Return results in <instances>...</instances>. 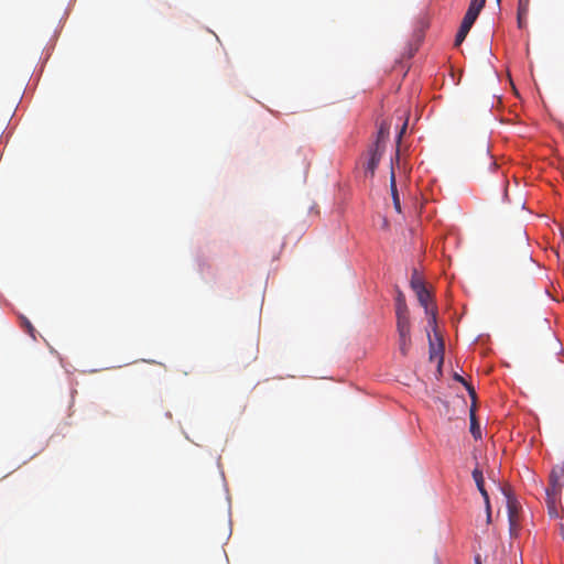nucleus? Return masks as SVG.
I'll use <instances>...</instances> for the list:
<instances>
[{
    "instance_id": "f257e3e1",
    "label": "nucleus",
    "mask_w": 564,
    "mask_h": 564,
    "mask_svg": "<svg viewBox=\"0 0 564 564\" xmlns=\"http://www.w3.org/2000/svg\"><path fill=\"white\" fill-rule=\"evenodd\" d=\"M410 135L411 132L408 133V111L403 109L398 110L388 121L380 123L376 141H384L391 138L394 141H402L404 137Z\"/></svg>"
},
{
    "instance_id": "f03ea898",
    "label": "nucleus",
    "mask_w": 564,
    "mask_h": 564,
    "mask_svg": "<svg viewBox=\"0 0 564 564\" xmlns=\"http://www.w3.org/2000/svg\"><path fill=\"white\" fill-rule=\"evenodd\" d=\"M399 351L406 357L412 346L410 317L397 318Z\"/></svg>"
},
{
    "instance_id": "7ed1b4c3",
    "label": "nucleus",
    "mask_w": 564,
    "mask_h": 564,
    "mask_svg": "<svg viewBox=\"0 0 564 564\" xmlns=\"http://www.w3.org/2000/svg\"><path fill=\"white\" fill-rule=\"evenodd\" d=\"M401 144L402 143H397V145H395L394 156L391 159V173H390V191H391L394 209L398 213H401V203H400V197H399V193H398V188H397L393 164H394V161L397 163L400 162Z\"/></svg>"
},
{
    "instance_id": "20e7f679",
    "label": "nucleus",
    "mask_w": 564,
    "mask_h": 564,
    "mask_svg": "<svg viewBox=\"0 0 564 564\" xmlns=\"http://www.w3.org/2000/svg\"><path fill=\"white\" fill-rule=\"evenodd\" d=\"M383 152L384 148L382 143H375L368 151L370 158L366 166V173H369L371 177L375 175V171L382 158Z\"/></svg>"
},
{
    "instance_id": "39448f33",
    "label": "nucleus",
    "mask_w": 564,
    "mask_h": 564,
    "mask_svg": "<svg viewBox=\"0 0 564 564\" xmlns=\"http://www.w3.org/2000/svg\"><path fill=\"white\" fill-rule=\"evenodd\" d=\"M519 503L518 501L507 496V508H508V517H509V523H510V530L513 531L519 525V518H518V511H519Z\"/></svg>"
},
{
    "instance_id": "423d86ee",
    "label": "nucleus",
    "mask_w": 564,
    "mask_h": 564,
    "mask_svg": "<svg viewBox=\"0 0 564 564\" xmlns=\"http://www.w3.org/2000/svg\"><path fill=\"white\" fill-rule=\"evenodd\" d=\"M395 317H410L409 308L405 302V296L401 291H398L395 296Z\"/></svg>"
},
{
    "instance_id": "0eeeda50",
    "label": "nucleus",
    "mask_w": 564,
    "mask_h": 564,
    "mask_svg": "<svg viewBox=\"0 0 564 564\" xmlns=\"http://www.w3.org/2000/svg\"><path fill=\"white\" fill-rule=\"evenodd\" d=\"M564 477V467L553 468L550 474V484L552 487V494H556L561 490V478Z\"/></svg>"
},
{
    "instance_id": "6e6552de",
    "label": "nucleus",
    "mask_w": 564,
    "mask_h": 564,
    "mask_svg": "<svg viewBox=\"0 0 564 564\" xmlns=\"http://www.w3.org/2000/svg\"><path fill=\"white\" fill-rule=\"evenodd\" d=\"M473 478H474L476 486H477L479 492L481 494L482 498L487 499L488 492L485 488V480H484L482 471L479 468H475L473 470Z\"/></svg>"
},
{
    "instance_id": "1a4fd4ad",
    "label": "nucleus",
    "mask_w": 564,
    "mask_h": 564,
    "mask_svg": "<svg viewBox=\"0 0 564 564\" xmlns=\"http://www.w3.org/2000/svg\"><path fill=\"white\" fill-rule=\"evenodd\" d=\"M419 303L425 308V313H430L429 304L431 302V294L426 289L415 292Z\"/></svg>"
},
{
    "instance_id": "9d476101",
    "label": "nucleus",
    "mask_w": 564,
    "mask_h": 564,
    "mask_svg": "<svg viewBox=\"0 0 564 564\" xmlns=\"http://www.w3.org/2000/svg\"><path fill=\"white\" fill-rule=\"evenodd\" d=\"M430 359H438V366L443 364V343L440 341L438 347H435L434 344L430 340Z\"/></svg>"
},
{
    "instance_id": "9b49d317",
    "label": "nucleus",
    "mask_w": 564,
    "mask_h": 564,
    "mask_svg": "<svg viewBox=\"0 0 564 564\" xmlns=\"http://www.w3.org/2000/svg\"><path fill=\"white\" fill-rule=\"evenodd\" d=\"M470 433L476 440L481 437L480 426L476 420V415L473 409L470 410Z\"/></svg>"
},
{
    "instance_id": "f8f14e48",
    "label": "nucleus",
    "mask_w": 564,
    "mask_h": 564,
    "mask_svg": "<svg viewBox=\"0 0 564 564\" xmlns=\"http://www.w3.org/2000/svg\"><path fill=\"white\" fill-rule=\"evenodd\" d=\"M411 288L414 292L426 289L423 281L417 275L416 271H414L411 279Z\"/></svg>"
},
{
    "instance_id": "ddd939ff",
    "label": "nucleus",
    "mask_w": 564,
    "mask_h": 564,
    "mask_svg": "<svg viewBox=\"0 0 564 564\" xmlns=\"http://www.w3.org/2000/svg\"><path fill=\"white\" fill-rule=\"evenodd\" d=\"M21 326L25 329V332L33 338L35 339V328L33 327V325L31 324V322L24 317V316H21Z\"/></svg>"
},
{
    "instance_id": "4468645a",
    "label": "nucleus",
    "mask_w": 564,
    "mask_h": 564,
    "mask_svg": "<svg viewBox=\"0 0 564 564\" xmlns=\"http://www.w3.org/2000/svg\"><path fill=\"white\" fill-rule=\"evenodd\" d=\"M485 3L486 0H471L467 10L479 15L480 11L485 7Z\"/></svg>"
},
{
    "instance_id": "2eb2a0df",
    "label": "nucleus",
    "mask_w": 564,
    "mask_h": 564,
    "mask_svg": "<svg viewBox=\"0 0 564 564\" xmlns=\"http://www.w3.org/2000/svg\"><path fill=\"white\" fill-rule=\"evenodd\" d=\"M468 32H469V30L464 29L463 26H459L458 32L455 36V46H459L464 42Z\"/></svg>"
},
{
    "instance_id": "dca6fc26",
    "label": "nucleus",
    "mask_w": 564,
    "mask_h": 564,
    "mask_svg": "<svg viewBox=\"0 0 564 564\" xmlns=\"http://www.w3.org/2000/svg\"><path fill=\"white\" fill-rule=\"evenodd\" d=\"M454 378H455V380H457V381H459V382H462L463 384H465V386H466V388H467V390H468V393L470 394V397H471L473 399H475V398H476V392H475L474 388H473L471 386H469V384L464 380V378H463V377H460L459 375H455V377H454Z\"/></svg>"
},
{
    "instance_id": "f3484780",
    "label": "nucleus",
    "mask_w": 564,
    "mask_h": 564,
    "mask_svg": "<svg viewBox=\"0 0 564 564\" xmlns=\"http://www.w3.org/2000/svg\"><path fill=\"white\" fill-rule=\"evenodd\" d=\"M475 23V21L470 18H467L466 15H464L463 18V21L460 23V26H463L464 29H467L470 31L473 24Z\"/></svg>"
},
{
    "instance_id": "a211bd4d",
    "label": "nucleus",
    "mask_w": 564,
    "mask_h": 564,
    "mask_svg": "<svg viewBox=\"0 0 564 564\" xmlns=\"http://www.w3.org/2000/svg\"><path fill=\"white\" fill-rule=\"evenodd\" d=\"M530 0H519L518 8L520 12H529Z\"/></svg>"
},
{
    "instance_id": "6ab92c4d",
    "label": "nucleus",
    "mask_w": 564,
    "mask_h": 564,
    "mask_svg": "<svg viewBox=\"0 0 564 564\" xmlns=\"http://www.w3.org/2000/svg\"><path fill=\"white\" fill-rule=\"evenodd\" d=\"M528 12H520V8H518V24L519 28H523L524 25V19L527 17Z\"/></svg>"
},
{
    "instance_id": "aec40b11",
    "label": "nucleus",
    "mask_w": 564,
    "mask_h": 564,
    "mask_svg": "<svg viewBox=\"0 0 564 564\" xmlns=\"http://www.w3.org/2000/svg\"><path fill=\"white\" fill-rule=\"evenodd\" d=\"M465 15H466L467 18L473 19L474 21H476V20H477V18H478V14H476L475 12L468 11V10H467V12L465 13Z\"/></svg>"
},
{
    "instance_id": "412c9836",
    "label": "nucleus",
    "mask_w": 564,
    "mask_h": 564,
    "mask_svg": "<svg viewBox=\"0 0 564 564\" xmlns=\"http://www.w3.org/2000/svg\"><path fill=\"white\" fill-rule=\"evenodd\" d=\"M484 500H485V505H486V513H491L489 496L487 497V499H484Z\"/></svg>"
},
{
    "instance_id": "4be33fe9",
    "label": "nucleus",
    "mask_w": 564,
    "mask_h": 564,
    "mask_svg": "<svg viewBox=\"0 0 564 564\" xmlns=\"http://www.w3.org/2000/svg\"><path fill=\"white\" fill-rule=\"evenodd\" d=\"M435 322H436V315H435V312H432V319L430 321V323L435 324Z\"/></svg>"
},
{
    "instance_id": "5701e85b",
    "label": "nucleus",
    "mask_w": 564,
    "mask_h": 564,
    "mask_svg": "<svg viewBox=\"0 0 564 564\" xmlns=\"http://www.w3.org/2000/svg\"><path fill=\"white\" fill-rule=\"evenodd\" d=\"M554 345H555V349H556L557 351H560V350H561V348H560V346H558V344H557V340H556V339H554Z\"/></svg>"
},
{
    "instance_id": "b1692460",
    "label": "nucleus",
    "mask_w": 564,
    "mask_h": 564,
    "mask_svg": "<svg viewBox=\"0 0 564 564\" xmlns=\"http://www.w3.org/2000/svg\"><path fill=\"white\" fill-rule=\"evenodd\" d=\"M491 522V513H487V523Z\"/></svg>"
},
{
    "instance_id": "393cba45",
    "label": "nucleus",
    "mask_w": 564,
    "mask_h": 564,
    "mask_svg": "<svg viewBox=\"0 0 564 564\" xmlns=\"http://www.w3.org/2000/svg\"><path fill=\"white\" fill-rule=\"evenodd\" d=\"M561 535H562V538L564 540V524L561 525Z\"/></svg>"
},
{
    "instance_id": "a878e982",
    "label": "nucleus",
    "mask_w": 564,
    "mask_h": 564,
    "mask_svg": "<svg viewBox=\"0 0 564 564\" xmlns=\"http://www.w3.org/2000/svg\"><path fill=\"white\" fill-rule=\"evenodd\" d=\"M475 564H481V562H480V557H479V556H476V558H475Z\"/></svg>"
},
{
    "instance_id": "bb28decb",
    "label": "nucleus",
    "mask_w": 564,
    "mask_h": 564,
    "mask_svg": "<svg viewBox=\"0 0 564 564\" xmlns=\"http://www.w3.org/2000/svg\"><path fill=\"white\" fill-rule=\"evenodd\" d=\"M498 3H500V0H497Z\"/></svg>"
}]
</instances>
